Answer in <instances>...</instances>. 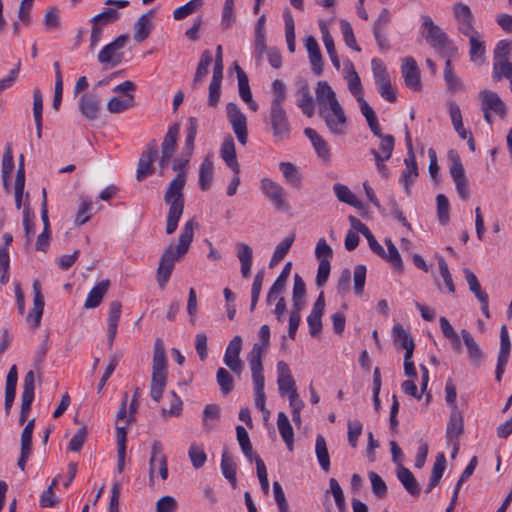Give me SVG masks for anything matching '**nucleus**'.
Wrapping results in <instances>:
<instances>
[{
  "mask_svg": "<svg viewBox=\"0 0 512 512\" xmlns=\"http://www.w3.org/2000/svg\"><path fill=\"white\" fill-rule=\"evenodd\" d=\"M315 453L322 470L328 472L330 470V456L327 449L326 440L320 434L316 437Z\"/></svg>",
  "mask_w": 512,
  "mask_h": 512,
  "instance_id": "49",
  "label": "nucleus"
},
{
  "mask_svg": "<svg viewBox=\"0 0 512 512\" xmlns=\"http://www.w3.org/2000/svg\"><path fill=\"white\" fill-rule=\"evenodd\" d=\"M212 53L210 50H204L197 65L196 72L192 81L193 89H197L208 75L209 66L212 63Z\"/></svg>",
  "mask_w": 512,
  "mask_h": 512,
  "instance_id": "37",
  "label": "nucleus"
},
{
  "mask_svg": "<svg viewBox=\"0 0 512 512\" xmlns=\"http://www.w3.org/2000/svg\"><path fill=\"white\" fill-rule=\"evenodd\" d=\"M120 18V13L113 8H106L101 13L92 17V24L104 26L116 22Z\"/></svg>",
  "mask_w": 512,
  "mask_h": 512,
  "instance_id": "56",
  "label": "nucleus"
},
{
  "mask_svg": "<svg viewBox=\"0 0 512 512\" xmlns=\"http://www.w3.org/2000/svg\"><path fill=\"white\" fill-rule=\"evenodd\" d=\"M197 227L198 223L194 219L187 221L179 235L177 246L170 244L162 253L157 268V282L161 288L169 281L175 263L188 252L193 241L194 229Z\"/></svg>",
  "mask_w": 512,
  "mask_h": 512,
  "instance_id": "2",
  "label": "nucleus"
},
{
  "mask_svg": "<svg viewBox=\"0 0 512 512\" xmlns=\"http://www.w3.org/2000/svg\"><path fill=\"white\" fill-rule=\"evenodd\" d=\"M35 374L32 370L28 371L23 381V391L21 394V414H29L31 404L34 400Z\"/></svg>",
  "mask_w": 512,
  "mask_h": 512,
  "instance_id": "27",
  "label": "nucleus"
},
{
  "mask_svg": "<svg viewBox=\"0 0 512 512\" xmlns=\"http://www.w3.org/2000/svg\"><path fill=\"white\" fill-rule=\"evenodd\" d=\"M461 336L467 348V353L471 365L475 368L480 367L484 358V352L469 331L462 329Z\"/></svg>",
  "mask_w": 512,
  "mask_h": 512,
  "instance_id": "22",
  "label": "nucleus"
},
{
  "mask_svg": "<svg viewBox=\"0 0 512 512\" xmlns=\"http://www.w3.org/2000/svg\"><path fill=\"white\" fill-rule=\"evenodd\" d=\"M391 22L390 11L387 8H383L377 20L373 24V35L374 38L382 51L390 49V44L387 36V27Z\"/></svg>",
  "mask_w": 512,
  "mask_h": 512,
  "instance_id": "15",
  "label": "nucleus"
},
{
  "mask_svg": "<svg viewBox=\"0 0 512 512\" xmlns=\"http://www.w3.org/2000/svg\"><path fill=\"white\" fill-rule=\"evenodd\" d=\"M268 119L272 134L277 140L283 141L290 137L291 126L284 108H270Z\"/></svg>",
  "mask_w": 512,
  "mask_h": 512,
  "instance_id": "10",
  "label": "nucleus"
},
{
  "mask_svg": "<svg viewBox=\"0 0 512 512\" xmlns=\"http://www.w3.org/2000/svg\"><path fill=\"white\" fill-rule=\"evenodd\" d=\"M223 77L212 76L209 84L208 105L210 107H217L221 97V85Z\"/></svg>",
  "mask_w": 512,
  "mask_h": 512,
  "instance_id": "57",
  "label": "nucleus"
},
{
  "mask_svg": "<svg viewBox=\"0 0 512 512\" xmlns=\"http://www.w3.org/2000/svg\"><path fill=\"white\" fill-rule=\"evenodd\" d=\"M127 40V35H120L113 42L104 46L98 54V61L101 64H110L111 67L118 65L122 61L120 50L125 46Z\"/></svg>",
  "mask_w": 512,
  "mask_h": 512,
  "instance_id": "12",
  "label": "nucleus"
},
{
  "mask_svg": "<svg viewBox=\"0 0 512 512\" xmlns=\"http://www.w3.org/2000/svg\"><path fill=\"white\" fill-rule=\"evenodd\" d=\"M78 107L87 120H95L99 114L101 102L95 95L83 94L78 100Z\"/></svg>",
  "mask_w": 512,
  "mask_h": 512,
  "instance_id": "24",
  "label": "nucleus"
},
{
  "mask_svg": "<svg viewBox=\"0 0 512 512\" xmlns=\"http://www.w3.org/2000/svg\"><path fill=\"white\" fill-rule=\"evenodd\" d=\"M163 447L160 441H154L151 447V456L149 460V478L150 481H153L154 470L156 463L159 464V473L163 480L168 477V467H167V458L165 454L162 453Z\"/></svg>",
  "mask_w": 512,
  "mask_h": 512,
  "instance_id": "21",
  "label": "nucleus"
},
{
  "mask_svg": "<svg viewBox=\"0 0 512 512\" xmlns=\"http://www.w3.org/2000/svg\"><path fill=\"white\" fill-rule=\"evenodd\" d=\"M176 187H171L164 193V202L169 206L166 219V233L172 234L178 226L180 217L184 212V194H180Z\"/></svg>",
  "mask_w": 512,
  "mask_h": 512,
  "instance_id": "6",
  "label": "nucleus"
},
{
  "mask_svg": "<svg viewBox=\"0 0 512 512\" xmlns=\"http://www.w3.org/2000/svg\"><path fill=\"white\" fill-rule=\"evenodd\" d=\"M407 157L404 160L405 170L402 172L401 181L406 193L410 194V187L418 177V166L414 154L410 133L406 131Z\"/></svg>",
  "mask_w": 512,
  "mask_h": 512,
  "instance_id": "11",
  "label": "nucleus"
},
{
  "mask_svg": "<svg viewBox=\"0 0 512 512\" xmlns=\"http://www.w3.org/2000/svg\"><path fill=\"white\" fill-rule=\"evenodd\" d=\"M397 478L403 485L404 489L412 496L418 497L420 495V484L413 475V473L406 467L400 465L397 469Z\"/></svg>",
  "mask_w": 512,
  "mask_h": 512,
  "instance_id": "30",
  "label": "nucleus"
},
{
  "mask_svg": "<svg viewBox=\"0 0 512 512\" xmlns=\"http://www.w3.org/2000/svg\"><path fill=\"white\" fill-rule=\"evenodd\" d=\"M220 156L235 174L240 173V164L237 161L235 143L231 135L224 139L220 148Z\"/></svg>",
  "mask_w": 512,
  "mask_h": 512,
  "instance_id": "28",
  "label": "nucleus"
},
{
  "mask_svg": "<svg viewBox=\"0 0 512 512\" xmlns=\"http://www.w3.org/2000/svg\"><path fill=\"white\" fill-rule=\"evenodd\" d=\"M259 338L261 342L254 343L248 355L250 368L263 369L262 356L270 345V328L268 325L264 324L260 327Z\"/></svg>",
  "mask_w": 512,
  "mask_h": 512,
  "instance_id": "13",
  "label": "nucleus"
},
{
  "mask_svg": "<svg viewBox=\"0 0 512 512\" xmlns=\"http://www.w3.org/2000/svg\"><path fill=\"white\" fill-rule=\"evenodd\" d=\"M305 47L309 54V60L313 73L317 76H320L323 72V58L315 37L307 36L305 39Z\"/></svg>",
  "mask_w": 512,
  "mask_h": 512,
  "instance_id": "25",
  "label": "nucleus"
},
{
  "mask_svg": "<svg viewBox=\"0 0 512 512\" xmlns=\"http://www.w3.org/2000/svg\"><path fill=\"white\" fill-rule=\"evenodd\" d=\"M333 191L340 202L346 203L358 209L363 207L362 202L357 199V197L346 185L342 183H335L333 185Z\"/></svg>",
  "mask_w": 512,
  "mask_h": 512,
  "instance_id": "45",
  "label": "nucleus"
},
{
  "mask_svg": "<svg viewBox=\"0 0 512 512\" xmlns=\"http://www.w3.org/2000/svg\"><path fill=\"white\" fill-rule=\"evenodd\" d=\"M315 94L319 115L329 131L335 135L345 134L347 117L332 87L326 81H318Z\"/></svg>",
  "mask_w": 512,
  "mask_h": 512,
  "instance_id": "1",
  "label": "nucleus"
},
{
  "mask_svg": "<svg viewBox=\"0 0 512 512\" xmlns=\"http://www.w3.org/2000/svg\"><path fill=\"white\" fill-rule=\"evenodd\" d=\"M450 152L451 165L449 173L455 183L457 193L462 200H467L470 195L469 183L465 174L463 164L457 154Z\"/></svg>",
  "mask_w": 512,
  "mask_h": 512,
  "instance_id": "9",
  "label": "nucleus"
},
{
  "mask_svg": "<svg viewBox=\"0 0 512 512\" xmlns=\"http://www.w3.org/2000/svg\"><path fill=\"white\" fill-rule=\"evenodd\" d=\"M110 286L109 280H102L96 286H94L87 295L84 303L86 309H92L98 307L104 295L107 293Z\"/></svg>",
  "mask_w": 512,
  "mask_h": 512,
  "instance_id": "35",
  "label": "nucleus"
},
{
  "mask_svg": "<svg viewBox=\"0 0 512 512\" xmlns=\"http://www.w3.org/2000/svg\"><path fill=\"white\" fill-rule=\"evenodd\" d=\"M512 49V43L507 40H501L497 43L494 49V63H493V79L499 81V74L507 71L506 65H512L508 61L509 54Z\"/></svg>",
  "mask_w": 512,
  "mask_h": 512,
  "instance_id": "16",
  "label": "nucleus"
},
{
  "mask_svg": "<svg viewBox=\"0 0 512 512\" xmlns=\"http://www.w3.org/2000/svg\"><path fill=\"white\" fill-rule=\"evenodd\" d=\"M188 456L195 469L203 467L207 461V455L204 451L203 445H198L196 443H192L190 445Z\"/></svg>",
  "mask_w": 512,
  "mask_h": 512,
  "instance_id": "53",
  "label": "nucleus"
},
{
  "mask_svg": "<svg viewBox=\"0 0 512 512\" xmlns=\"http://www.w3.org/2000/svg\"><path fill=\"white\" fill-rule=\"evenodd\" d=\"M221 471L223 476L230 482L233 488H236L237 478H236V470L237 466L234 462L233 458L229 455V453L224 450L222 453L221 459Z\"/></svg>",
  "mask_w": 512,
  "mask_h": 512,
  "instance_id": "47",
  "label": "nucleus"
},
{
  "mask_svg": "<svg viewBox=\"0 0 512 512\" xmlns=\"http://www.w3.org/2000/svg\"><path fill=\"white\" fill-rule=\"evenodd\" d=\"M236 248V255L241 264V275L243 278H248L251 274L252 267V249L245 243H237Z\"/></svg>",
  "mask_w": 512,
  "mask_h": 512,
  "instance_id": "39",
  "label": "nucleus"
},
{
  "mask_svg": "<svg viewBox=\"0 0 512 512\" xmlns=\"http://www.w3.org/2000/svg\"><path fill=\"white\" fill-rule=\"evenodd\" d=\"M464 424L463 416L458 407H454L451 411L450 418L446 428V439L451 443L454 439H458L463 433Z\"/></svg>",
  "mask_w": 512,
  "mask_h": 512,
  "instance_id": "31",
  "label": "nucleus"
},
{
  "mask_svg": "<svg viewBox=\"0 0 512 512\" xmlns=\"http://www.w3.org/2000/svg\"><path fill=\"white\" fill-rule=\"evenodd\" d=\"M204 3V0H190L186 4L177 7L173 12L175 20H182L194 13Z\"/></svg>",
  "mask_w": 512,
  "mask_h": 512,
  "instance_id": "59",
  "label": "nucleus"
},
{
  "mask_svg": "<svg viewBox=\"0 0 512 512\" xmlns=\"http://www.w3.org/2000/svg\"><path fill=\"white\" fill-rule=\"evenodd\" d=\"M377 137L380 138V143L377 150L372 149V155L374 157L378 155L379 157H383V159H390L395 145L394 137L390 134L383 135L382 133L381 136Z\"/></svg>",
  "mask_w": 512,
  "mask_h": 512,
  "instance_id": "51",
  "label": "nucleus"
},
{
  "mask_svg": "<svg viewBox=\"0 0 512 512\" xmlns=\"http://www.w3.org/2000/svg\"><path fill=\"white\" fill-rule=\"evenodd\" d=\"M178 504L174 497L166 495L157 500L156 512H175Z\"/></svg>",
  "mask_w": 512,
  "mask_h": 512,
  "instance_id": "64",
  "label": "nucleus"
},
{
  "mask_svg": "<svg viewBox=\"0 0 512 512\" xmlns=\"http://www.w3.org/2000/svg\"><path fill=\"white\" fill-rule=\"evenodd\" d=\"M241 349L242 338L236 335L230 340L223 358L224 364L238 375L241 374L243 370V362L240 359Z\"/></svg>",
  "mask_w": 512,
  "mask_h": 512,
  "instance_id": "14",
  "label": "nucleus"
},
{
  "mask_svg": "<svg viewBox=\"0 0 512 512\" xmlns=\"http://www.w3.org/2000/svg\"><path fill=\"white\" fill-rule=\"evenodd\" d=\"M465 280L469 286V290L475 295V297L480 300L488 296V294L482 290L481 285L478 281L477 276L474 274L472 270L469 268L463 269Z\"/></svg>",
  "mask_w": 512,
  "mask_h": 512,
  "instance_id": "55",
  "label": "nucleus"
},
{
  "mask_svg": "<svg viewBox=\"0 0 512 512\" xmlns=\"http://www.w3.org/2000/svg\"><path fill=\"white\" fill-rule=\"evenodd\" d=\"M422 26V36L440 56L456 54L457 49L452 41H450L446 33L434 23L430 16H423Z\"/></svg>",
  "mask_w": 512,
  "mask_h": 512,
  "instance_id": "5",
  "label": "nucleus"
},
{
  "mask_svg": "<svg viewBox=\"0 0 512 512\" xmlns=\"http://www.w3.org/2000/svg\"><path fill=\"white\" fill-rule=\"evenodd\" d=\"M33 307L26 317V321L36 329L41 324V318L44 311V296L41 292V284L39 280H34L33 285Z\"/></svg>",
  "mask_w": 512,
  "mask_h": 512,
  "instance_id": "20",
  "label": "nucleus"
},
{
  "mask_svg": "<svg viewBox=\"0 0 512 512\" xmlns=\"http://www.w3.org/2000/svg\"><path fill=\"white\" fill-rule=\"evenodd\" d=\"M511 350V342L506 325H503L500 330V349L498 353L497 366L495 371V379L500 382L505 372V367L508 363Z\"/></svg>",
  "mask_w": 512,
  "mask_h": 512,
  "instance_id": "18",
  "label": "nucleus"
},
{
  "mask_svg": "<svg viewBox=\"0 0 512 512\" xmlns=\"http://www.w3.org/2000/svg\"><path fill=\"white\" fill-rule=\"evenodd\" d=\"M121 309H122V305L118 300H114L110 303L109 314H108V318H107V321H108L107 332H108V339L110 342V346L113 344V341H114V338L116 335L118 322H119V319L121 316Z\"/></svg>",
  "mask_w": 512,
  "mask_h": 512,
  "instance_id": "40",
  "label": "nucleus"
},
{
  "mask_svg": "<svg viewBox=\"0 0 512 512\" xmlns=\"http://www.w3.org/2000/svg\"><path fill=\"white\" fill-rule=\"evenodd\" d=\"M255 392V406L262 412L269 414L266 410V395L264 392L265 379L263 369L250 368Z\"/></svg>",
  "mask_w": 512,
  "mask_h": 512,
  "instance_id": "23",
  "label": "nucleus"
},
{
  "mask_svg": "<svg viewBox=\"0 0 512 512\" xmlns=\"http://www.w3.org/2000/svg\"><path fill=\"white\" fill-rule=\"evenodd\" d=\"M17 381H18L17 368L15 365H13L10 368V370L7 374V377H6L4 407H5V412L7 414L9 413V411L13 405L14 399H15Z\"/></svg>",
  "mask_w": 512,
  "mask_h": 512,
  "instance_id": "36",
  "label": "nucleus"
},
{
  "mask_svg": "<svg viewBox=\"0 0 512 512\" xmlns=\"http://www.w3.org/2000/svg\"><path fill=\"white\" fill-rule=\"evenodd\" d=\"M437 203V216L440 224L446 225L450 220V205L447 197L444 194L436 196Z\"/></svg>",
  "mask_w": 512,
  "mask_h": 512,
  "instance_id": "60",
  "label": "nucleus"
},
{
  "mask_svg": "<svg viewBox=\"0 0 512 512\" xmlns=\"http://www.w3.org/2000/svg\"><path fill=\"white\" fill-rule=\"evenodd\" d=\"M304 134L311 141L317 156L321 158L323 162L329 163L331 160L330 147L324 138L313 128H306Z\"/></svg>",
  "mask_w": 512,
  "mask_h": 512,
  "instance_id": "29",
  "label": "nucleus"
},
{
  "mask_svg": "<svg viewBox=\"0 0 512 512\" xmlns=\"http://www.w3.org/2000/svg\"><path fill=\"white\" fill-rule=\"evenodd\" d=\"M180 125L179 123H175L169 127L167 133L164 136L163 142L161 144V153L174 155L177 140L179 137Z\"/></svg>",
  "mask_w": 512,
  "mask_h": 512,
  "instance_id": "46",
  "label": "nucleus"
},
{
  "mask_svg": "<svg viewBox=\"0 0 512 512\" xmlns=\"http://www.w3.org/2000/svg\"><path fill=\"white\" fill-rule=\"evenodd\" d=\"M226 113L227 119L232 126V129L237 137V140L242 145H245L248 141L246 116L234 102H229L226 105Z\"/></svg>",
  "mask_w": 512,
  "mask_h": 512,
  "instance_id": "8",
  "label": "nucleus"
},
{
  "mask_svg": "<svg viewBox=\"0 0 512 512\" xmlns=\"http://www.w3.org/2000/svg\"><path fill=\"white\" fill-rule=\"evenodd\" d=\"M470 42V58L473 62L477 64H482L484 62L485 55V45L481 40L480 35L477 32L472 33L469 36Z\"/></svg>",
  "mask_w": 512,
  "mask_h": 512,
  "instance_id": "48",
  "label": "nucleus"
},
{
  "mask_svg": "<svg viewBox=\"0 0 512 512\" xmlns=\"http://www.w3.org/2000/svg\"><path fill=\"white\" fill-rule=\"evenodd\" d=\"M168 361L163 341L156 339L152 358V375L150 382V396L159 402L167 384Z\"/></svg>",
  "mask_w": 512,
  "mask_h": 512,
  "instance_id": "4",
  "label": "nucleus"
},
{
  "mask_svg": "<svg viewBox=\"0 0 512 512\" xmlns=\"http://www.w3.org/2000/svg\"><path fill=\"white\" fill-rule=\"evenodd\" d=\"M454 15L459 22L467 26V29L472 28L473 15L468 5L463 3H457L454 5Z\"/></svg>",
  "mask_w": 512,
  "mask_h": 512,
  "instance_id": "62",
  "label": "nucleus"
},
{
  "mask_svg": "<svg viewBox=\"0 0 512 512\" xmlns=\"http://www.w3.org/2000/svg\"><path fill=\"white\" fill-rule=\"evenodd\" d=\"M235 70L238 79L239 95L252 111L258 110V104L253 100L252 92L249 86V80L243 69L235 63Z\"/></svg>",
  "mask_w": 512,
  "mask_h": 512,
  "instance_id": "26",
  "label": "nucleus"
},
{
  "mask_svg": "<svg viewBox=\"0 0 512 512\" xmlns=\"http://www.w3.org/2000/svg\"><path fill=\"white\" fill-rule=\"evenodd\" d=\"M395 343L405 349V353L414 352L415 344L410 333L401 324H395L392 329Z\"/></svg>",
  "mask_w": 512,
  "mask_h": 512,
  "instance_id": "44",
  "label": "nucleus"
},
{
  "mask_svg": "<svg viewBox=\"0 0 512 512\" xmlns=\"http://www.w3.org/2000/svg\"><path fill=\"white\" fill-rule=\"evenodd\" d=\"M478 98L481 110L492 111L500 118H504L506 116L507 107L496 92L483 89L479 91Z\"/></svg>",
  "mask_w": 512,
  "mask_h": 512,
  "instance_id": "17",
  "label": "nucleus"
},
{
  "mask_svg": "<svg viewBox=\"0 0 512 512\" xmlns=\"http://www.w3.org/2000/svg\"><path fill=\"white\" fill-rule=\"evenodd\" d=\"M375 84L379 94L383 99L391 103L396 101V92L391 85L389 77L386 79L377 80L375 81Z\"/></svg>",
  "mask_w": 512,
  "mask_h": 512,
  "instance_id": "63",
  "label": "nucleus"
},
{
  "mask_svg": "<svg viewBox=\"0 0 512 512\" xmlns=\"http://www.w3.org/2000/svg\"><path fill=\"white\" fill-rule=\"evenodd\" d=\"M284 180L295 188H301L303 176L300 168L291 162L282 161L279 163Z\"/></svg>",
  "mask_w": 512,
  "mask_h": 512,
  "instance_id": "32",
  "label": "nucleus"
},
{
  "mask_svg": "<svg viewBox=\"0 0 512 512\" xmlns=\"http://www.w3.org/2000/svg\"><path fill=\"white\" fill-rule=\"evenodd\" d=\"M277 426L279 433L285 442L289 451L293 450L294 446V432L289 422L287 415L284 412H279L277 416Z\"/></svg>",
  "mask_w": 512,
  "mask_h": 512,
  "instance_id": "41",
  "label": "nucleus"
},
{
  "mask_svg": "<svg viewBox=\"0 0 512 512\" xmlns=\"http://www.w3.org/2000/svg\"><path fill=\"white\" fill-rule=\"evenodd\" d=\"M134 105V96L132 94H128L125 100H122L118 97H111L107 102V110L110 113L118 114L123 112L129 107Z\"/></svg>",
  "mask_w": 512,
  "mask_h": 512,
  "instance_id": "54",
  "label": "nucleus"
},
{
  "mask_svg": "<svg viewBox=\"0 0 512 512\" xmlns=\"http://www.w3.org/2000/svg\"><path fill=\"white\" fill-rule=\"evenodd\" d=\"M297 106L307 117H312L315 112V103L307 83L303 84L297 91Z\"/></svg>",
  "mask_w": 512,
  "mask_h": 512,
  "instance_id": "34",
  "label": "nucleus"
},
{
  "mask_svg": "<svg viewBox=\"0 0 512 512\" xmlns=\"http://www.w3.org/2000/svg\"><path fill=\"white\" fill-rule=\"evenodd\" d=\"M385 244L387 251L384 250V256L380 257L387 261L397 272H402L404 264L397 247L390 238L385 239Z\"/></svg>",
  "mask_w": 512,
  "mask_h": 512,
  "instance_id": "43",
  "label": "nucleus"
},
{
  "mask_svg": "<svg viewBox=\"0 0 512 512\" xmlns=\"http://www.w3.org/2000/svg\"><path fill=\"white\" fill-rule=\"evenodd\" d=\"M319 27H320V31L322 34V41H323L326 51L330 57V60L333 64V66L336 68V70H339L340 69V60H339V57H338L336 49H335L333 37L331 36L327 26L325 25V23L323 21H320Z\"/></svg>",
  "mask_w": 512,
  "mask_h": 512,
  "instance_id": "42",
  "label": "nucleus"
},
{
  "mask_svg": "<svg viewBox=\"0 0 512 512\" xmlns=\"http://www.w3.org/2000/svg\"><path fill=\"white\" fill-rule=\"evenodd\" d=\"M214 176V164L212 156L207 155L199 167V187L202 191H208L212 186Z\"/></svg>",
  "mask_w": 512,
  "mask_h": 512,
  "instance_id": "33",
  "label": "nucleus"
},
{
  "mask_svg": "<svg viewBox=\"0 0 512 512\" xmlns=\"http://www.w3.org/2000/svg\"><path fill=\"white\" fill-rule=\"evenodd\" d=\"M154 11L151 9L142 14L134 24L133 38L136 42H142L148 38L151 33L150 18L153 16Z\"/></svg>",
  "mask_w": 512,
  "mask_h": 512,
  "instance_id": "38",
  "label": "nucleus"
},
{
  "mask_svg": "<svg viewBox=\"0 0 512 512\" xmlns=\"http://www.w3.org/2000/svg\"><path fill=\"white\" fill-rule=\"evenodd\" d=\"M284 22H285V36L286 42L288 46V50L290 52L295 51V24L293 16L289 9H286L283 14Z\"/></svg>",
  "mask_w": 512,
  "mask_h": 512,
  "instance_id": "52",
  "label": "nucleus"
},
{
  "mask_svg": "<svg viewBox=\"0 0 512 512\" xmlns=\"http://www.w3.org/2000/svg\"><path fill=\"white\" fill-rule=\"evenodd\" d=\"M401 72L405 85L414 90L420 91L422 89L420 70L413 57L407 56L402 60Z\"/></svg>",
  "mask_w": 512,
  "mask_h": 512,
  "instance_id": "19",
  "label": "nucleus"
},
{
  "mask_svg": "<svg viewBox=\"0 0 512 512\" xmlns=\"http://www.w3.org/2000/svg\"><path fill=\"white\" fill-rule=\"evenodd\" d=\"M189 125L186 131L185 145L182 148L179 157L175 158L172 163V170L177 172L173 179L169 182L166 191H169L171 187H176L180 194H184V188L187 182V171L186 167L190 162L193 155L195 138L198 130V120L195 117H190Z\"/></svg>",
  "mask_w": 512,
  "mask_h": 512,
  "instance_id": "3",
  "label": "nucleus"
},
{
  "mask_svg": "<svg viewBox=\"0 0 512 512\" xmlns=\"http://www.w3.org/2000/svg\"><path fill=\"white\" fill-rule=\"evenodd\" d=\"M260 189L275 209L281 211L288 210L289 204L286 200V191L278 182L264 177L260 180Z\"/></svg>",
  "mask_w": 512,
  "mask_h": 512,
  "instance_id": "7",
  "label": "nucleus"
},
{
  "mask_svg": "<svg viewBox=\"0 0 512 512\" xmlns=\"http://www.w3.org/2000/svg\"><path fill=\"white\" fill-rule=\"evenodd\" d=\"M340 30H341L345 44L349 48L359 52L361 49L356 42L351 24L345 19L341 20L340 21Z\"/></svg>",
  "mask_w": 512,
  "mask_h": 512,
  "instance_id": "61",
  "label": "nucleus"
},
{
  "mask_svg": "<svg viewBox=\"0 0 512 512\" xmlns=\"http://www.w3.org/2000/svg\"><path fill=\"white\" fill-rule=\"evenodd\" d=\"M287 99V90L285 83L276 79L272 82V99L270 108H284L283 104Z\"/></svg>",
  "mask_w": 512,
  "mask_h": 512,
  "instance_id": "50",
  "label": "nucleus"
},
{
  "mask_svg": "<svg viewBox=\"0 0 512 512\" xmlns=\"http://www.w3.org/2000/svg\"><path fill=\"white\" fill-rule=\"evenodd\" d=\"M216 380L223 395H228L233 390V377L225 368L221 367L217 370Z\"/></svg>",
  "mask_w": 512,
  "mask_h": 512,
  "instance_id": "58",
  "label": "nucleus"
}]
</instances>
